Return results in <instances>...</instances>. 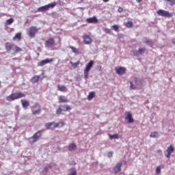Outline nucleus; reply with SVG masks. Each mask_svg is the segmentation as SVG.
Masks as SVG:
<instances>
[{
	"label": "nucleus",
	"mask_w": 175,
	"mask_h": 175,
	"mask_svg": "<svg viewBox=\"0 0 175 175\" xmlns=\"http://www.w3.org/2000/svg\"><path fill=\"white\" fill-rule=\"evenodd\" d=\"M24 96H25V94L23 92H16L7 96L6 100H8V102H12L13 100H16V99H20V98H24Z\"/></svg>",
	"instance_id": "1"
},
{
	"label": "nucleus",
	"mask_w": 175,
	"mask_h": 175,
	"mask_svg": "<svg viewBox=\"0 0 175 175\" xmlns=\"http://www.w3.org/2000/svg\"><path fill=\"white\" fill-rule=\"evenodd\" d=\"M43 132H44L43 130H40L35 133L32 137L29 138V142L36 143V142L42 137V133H43Z\"/></svg>",
	"instance_id": "2"
},
{
	"label": "nucleus",
	"mask_w": 175,
	"mask_h": 175,
	"mask_svg": "<svg viewBox=\"0 0 175 175\" xmlns=\"http://www.w3.org/2000/svg\"><path fill=\"white\" fill-rule=\"evenodd\" d=\"M92 66H94V62L92 60H90V62L86 64V66L83 71L84 78L85 80L88 79V75H90V71L91 70V68H92Z\"/></svg>",
	"instance_id": "3"
},
{
	"label": "nucleus",
	"mask_w": 175,
	"mask_h": 175,
	"mask_svg": "<svg viewBox=\"0 0 175 175\" xmlns=\"http://www.w3.org/2000/svg\"><path fill=\"white\" fill-rule=\"evenodd\" d=\"M31 113L33 114V116L39 115L40 114V111H42V109H40V105L38 103H35L33 106L31 107Z\"/></svg>",
	"instance_id": "4"
},
{
	"label": "nucleus",
	"mask_w": 175,
	"mask_h": 175,
	"mask_svg": "<svg viewBox=\"0 0 175 175\" xmlns=\"http://www.w3.org/2000/svg\"><path fill=\"white\" fill-rule=\"evenodd\" d=\"M56 5H57V3L55 2L51 3L48 5L38 8V12H46V11L49 10V9H50V8H55Z\"/></svg>",
	"instance_id": "5"
},
{
	"label": "nucleus",
	"mask_w": 175,
	"mask_h": 175,
	"mask_svg": "<svg viewBox=\"0 0 175 175\" xmlns=\"http://www.w3.org/2000/svg\"><path fill=\"white\" fill-rule=\"evenodd\" d=\"M38 29L36 27L32 26L27 29V33L30 38H35V35H36V32H38Z\"/></svg>",
	"instance_id": "6"
},
{
	"label": "nucleus",
	"mask_w": 175,
	"mask_h": 175,
	"mask_svg": "<svg viewBox=\"0 0 175 175\" xmlns=\"http://www.w3.org/2000/svg\"><path fill=\"white\" fill-rule=\"evenodd\" d=\"M157 14H158V16H161V17L170 18L173 16L170 12H169L167 11H165V10H157Z\"/></svg>",
	"instance_id": "7"
},
{
	"label": "nucleus",
	"mask_w": 175,
	"mask_h": 175,
	"mask_svg": "<svg viewBox=\"0 0 175 175\" xmlns=\"http://www.w3.org/2000/svg\"><path fill=\"white\" fill-rule=\"evenodd\" d=\"M5 47L7 53L10 54H14V44L7 42L5 44Z\"/></svg>",
	"instance_id": "8"
},
{
	"label": "nucleus",
	"mask_w": 175,
	"mask_h": 175,
	"mask_svg": "<svg viewBox=\"0 0 175 175\" xmlns=\"http://www.w3.org/2000/svg\"><path fill=\"white\" fill-rule=\"evenodd\" d=\"M122 167V161H119L116 165L113 167V170L115 174H118L121 172V167Z\"/></svg>",
	"instance_id": "9"
},
{
	"label": "nucleus",
	"mask_w": 175,
	"mask_h": 175,
	"mask_svg": "<svg viewBox=\"0 0 175 175\" xmlns=\"http://www.w3.org/2000/svg\"><path fill=\"white\" fill-rule=\"evenodd\" d=\"M174 152V147L170 145L165 152V155L166 158H170V155Z\"/></svg>",
	"instance_id": "10"
},
{
	"label": "nucleus",
	"mask_w": 175,
	"mask_h": 175,
	"mask_svg": "<svg viewBox=\"0 0 175 175\" xmlns=\"http://www.w3.org/2000/svg\"><path fill=\"white\" fill-rule=\"evenodd\" d=\"M54 62V59L53 58H46L44 60H42L41 62H40L39 63H38V66H44V65L47 64H50V62Z\"/></svg>",
	"instance_id": "11"
},
{
	"label": "nucleus",
	"mask_w": 175,
	"mask_h": 175,
	"mask_svg": "<svg viewBox=\"0 0 175 175\" xmlns=\"http://www.w3.org/2000/svg\"><path fill=\"white\" fill-rule=\"evenodd\" d=\"M115 70L117 75H120V76H122V75L125 73V71L126 70V69L124 67H118L115 68Z\"/></svg>",
	"instance_id": "12"
},
{
	"label": "nucleus",
	"mask_w": 175,
	"mask_h": 175,
	"mask_svg": "<svg viewBox=\"0 0 175 175\" xmlns=\"http://www.w3.org/2000/svg\"><path fill=\"white\" fill-rule=\"evenodd\" d=\"M55 43L54 38H49L45 42V47H51V46H54Z\"/></svg>",
	"instance_id": "13"
},
{
	"label": "nucleus",
	"mask_w": 175,
	"mask_h": 175,
	"mask_svg": "<svg viewBox=\"0 0 175 175\" xmlns=\"http://www.w3.org/2000/svg\"><path fill=\"white\" fill-rule=\"evenodd\" d=\"M125 120H127L128 124H132V122L135 121L133 120V118H132V113H131L130 112L127 113V116H126Z\"/></svg>",
	"instance_id": "14"
},
{
	"label": "nucleus",
	"mask_w": 175,
	"mask_h": 175,
	"mask_svg": "<svg viewBox=\"0 0 175 175\" xmlns=\"http://www.w3.org/2000/svg\"><path fill=\"white\" fill-rule=\"evenodd\" d=\"M55 125V122H48L45 124V128L46 129H55V127L54 126Z\"/></svg>",
	"instance_id": "15"
},
{
	"label": "nucleus",
	"mask_w": 175,
	"mask_h": 175,
	"mask_svg": "<svg viewBox=\"0 0 175 175\" xmlns=\"http://www.w3.org/2000/svg\"><path fill=\"white\" fill-rule=\"evenodd\" d=\"M83 42L85 44H91V43H92V40L88 36H84Z\"/></svg>",
	"instance_id": "16"
},
{
	"label": "nucleus",
	"mask_w": 175,
	"mask_h": 175,
	"mask_svg": "<svg viewBox=\"0 0 175 175\" xmlns=\"http://www.w3.org/2000/svg\"><path fill=\"white\" fill-rule=\"evenodd\" d=\"M86 21L89 24L96 23H98V18H96V16H93L92 18H88Z\"/></svg>",
	"instance_id": "17"
},
{
	"label": "nucleus",
	"mask_w": 175,
	"mask_h": 175,
	"mask_svg": "<svg viewBox=\"0 0 175 175\" xmlns=\"http://www.w3.org/2000/svg\"><path fill=\"white\" fill-rule=\"evenodd\" d=\"M69 100L66 98L64 96H59V103H68Z\"/></svg>",
	"instance_id": "18"
},
{
	"label": "nucleus",
	"mask_w": 175,
	"mask_h": 175,
	"mask_svg": "<svg viewBox=\"0 0 175 175\" xmlns=\"http://www.w3.org/2000/svg\"><path fill=\"white\" fill-rule=\"evenodd\" d=\"M143 42L146 43V44H147V46H149L150 47H152V46H154V42L151 40H147V38H144L143 40Z\"/></svg>",
	"instance_id": "19"
},
{
	"label": "nucleus",
	"mask_w": 175,
	"mask_h": 175,
	"mask_svg": "<svg viewBox=\"0 0 175 175\" xmlns=\"http://www.w3.org/2000/svg\"><path fill=\"white\" fill-rule=\"evenodd\" d=\"M58 91H61L62 92H68V88L66 85H57Z\"/></svg>",
	"instance_id": "20"
},
{
	"label": "nucleus",
	"mask_w": 175,
	"mask_h": 175,
	"mask_svg": "<svg viewBox=\"0 0 175 175\" xmlns=\"http://www.w3.org/2000/svg\"><path fill=\"white\" fill-rule=\"evenodd\" d=\"M39 79H40V76L36 75V76L33 77L30 79V81H31V83H33V84H35L36 83H38L39 81Z\"/></svg>",
	"instance_id": "21"
},
{
	"label": "nucleus",
	"mask_w": 175,
	"mask_h": 175,
	"mask_svg": "<svg viewBox=\"0 0 175 175\" xmlns=\"http://www.w3.org/2000/svg\"><path fill=\"white\" fill-rule=\"evenodd\" d=\"M21 102L23 109H27L29 106V101L27 100H21Z\"/></svg>",
	"instance_id": "22"
},
{
	"label": "nucleus",
	"mask_w": 175,
	"mask_h": 175,
	"mask_svg": "<svg viewBox=\"0 0 175 175\" xmlns=\"http://www.w3.org/2000/svg\"><path fill=\"white\" fill-rule=\"evenodd\" d=\"M95 96V92H90L88 96V100H92Z\"/></svg>",
	"instance_id": "23"
},
{
	"label": "nucleus",
	"mask_w": 175,
	"mask_h": 175,
	"mask_svg": "<svg viewBox=\"0 0 175 175\" xmlns=\"http://www.w3.org/2000/svg\"><path fill=\"white\" fill-rule=\"evenodd\" d=\"M76 148H77V146H76V144H71L68 146V150L70 151H75V150H76Z\"/></svg>",
	"instance_id": "24"
},
{
	"label": "nucleus",
	"mask_w": 175,
	"mask_h": 175,
	"mask_svg": "<svg viewBox=\"0 0 175 175\" xmlns=\"http://www.w3.org/2000/svg\"><path fill=\"white\" fill-rule=\"evenodd\" d=\"M13 40H21V33H17L13 38Z\"/></svg>",
	"instance_id": "25"
},
{
	"label": "nucleus",
	"mask_w": 175,
	"mask_h": 175,
	"mask_svg": "<svg viewBox=\"0 0 175 175\" xmlns=\"http://www.w3.org/2000/svg\"><path fill=\"white\" fill-rule=\"evenodd\" d=\"M14 22V19H13V18H10L6 21L5 25H12Z\"/></svg>",
	"instance_id": "26"
},
{
	"label": "nucleus",
	"mask_w": 175,
	"mask_h": 175,
	"mask_svg": "<svg viewBox=\"0 0 175 175\" xmlns=\"http://www.w3.org/2000/svg\"><path fill=\"white\" fill-rule=\"evenodd\" d=\"M64 124L63 122H59L57 123H55L54 127L53 128H62L64 126Z\"/></svg>",
	"instance_id": "27"
},
{
	"label": "nucleus",
	"mask_w": 175,
	"mask_h": 175,
	"mask_svg": "<svg viewBox=\"0 0 175 175\" xmlns=\"http://www.w3.org/2000/svg\"><path fill=\"white\" fill-rule=\"evenodd\" d=\"M69 49H70L72 50V53H75V54H79V49H77L75 46H70Z\"/></svg>",
	"instance_id": "28"
},
{
	"label": "nucleus",
	"mask_w": 175,
	"mask_h": 175,
	"mask_svg": "<svg viewBox=\"0 0 175 175\" xmlns=\"http://www.w3.org/2000/svg\"><path fill=\"white\" fill-rule=\"evenodd\" d=\"M62 107H63V111H69L71 109L70 106L68 105H62Z\"/></svg>",
	"instance_id": "29"
},
{
	"label": "nucleus",
	"mask_w": 175,
	"mask_h": 175,
	"mask_svg": "<svg viewBox=\"0 0 175 175\" xmlns=\"http://www.w3.org/2000/svg\"><path fill=\"white\" fill-rule=\"evenodd\" d=\"M53 166H54V164L53 163H50V164H48L46 166L44 167V172H48V170L49 169H51V167H53Z\"/></svg>",
	"instance_id": "30"
},
{
	"label": "nucleus",
	"mask_w": 175,
	"mask_h": 175,
	"mask_svg": "<svg viewBox=\"0 0 175 175\" xmlns=\"http://www.w3.org/2000/svg\"><path fill=\"white\" fill-rule=\"evenodd\" d=\"M21 48L14 45V54H16V53H19V51H21Z\"/></svg>",
	"instance_id": "31"
},
{
	"label": "nucleus",
	"mask_w": 175,
	"mask_h": 175,
	"mask_svg": "<svg viewBox=\"0 0 175 175\" xmlns=\"http://www.w3.org/2000/svg\"><path fill=\"white\" fill-rule=\"evenodd\" d=\"M70 175H77V171L76 168H72L70 170Z\"/></svg>",
	"instance_id": "32"
},
{
	"label": "nucleus",
	"mask_w": 175,
	"mask_h": 175,
	"mask_svg": "<svg viewBox=\"0 0 175 175\" xmlns=\"http://www.w3.org/2000/svg\"><path fill=\"white\" fill-rule=\"evenodd\" d=\"M126 28H132L133 27V23L132 21H129L126 23Z\"/></svg>",
	"instance_id": "33"
},
{
	"label": "nucleus",
	"mask_w": 175,
	"mask_h": 175,
	"mask_svg": "<svg viewBox=\"0 0 175 175\" xmlns=\"http://www.w3.org/2000/svg\"><path fill=\"white\" fill-rule=\"evenodd\" d=\"M145 52H146L145 48H139L138 49V53H139V55H142V54H144Z\"/></svg>",
	"instance_id": "34"
},
{
	"label": "nucleus",
	"mask_w": 175,
	"mask_h": 175,
	"mask_svg": "<svg viewBox=\"0 0 175 175\" xmlns=\"http://www.w3.org/2000/svg\"><path fill=\"white\" fill-rule=\"evenodd\" d=\"M79 65H80V62H79V61L75 63L72 64V68H74V69L77 68V66H79Z\"/></svg>",
	"instance_id": "35"
},
{
	"label": "nucleus",
	"mask_w": 175,
	"mask_h": 175,
	"mask_svg": "<svg viewBox=\"0 0 175 175\" xmlns=\"http://www.w3.org/2000/svg\"><path fill=\"white\" fill-rule=\"evenodd\" d=\"M62 111H64V109L61 108V107H59L57 110H56V114H57V116H59V114H61V113H62Z\"/></svg>",
	"instance_id": "36"
},
{
	"label": "nucleus",
	"mask_w": 175,
	"mask_h": 175,
	"mask_svg": "<svg viewBox=\"0 0 175 175\" xmlns=\"http://www.w3.org/2000/svg\"><path fill=\"white\" fill-rule=\"evenodd\" d=\"M129 83H130V90H137V88L136 87V85H133V82L130 81Z\"/></svg>",
	"instance_id": "37"
},
{
	"label": "nucleus",
	"mask_w": 175,
	"mask_h": 175,
	"mask_svg": "<svg viewBox=\"0 0 175 175\" xmlns=\"http://www.w3.org/2000/svg\"><path fill=\"white\" fill-rule=\"evenodd\" d=\"M112 29H113V31H116V32H118L119 29H118V25H113L111 26Z\"/></svg>",
	"instance_id": "38"
},
{
	"label": "nucleus",
	"mask_w": 175,
	"mask_h": 175,
	"mask_svg": "<svg viewBox=\"0 0 175 175\" xmlns=\"http://www.w3.org/2000/svg\"><path fill=\"white\" fill-rule=\"evenodd\" d=\"M150 137H158V132L155 131L150 133Z\"/></svg>",
	"instance_id": "39"
},
{
	"label": "nucleus",
	"mask_w": 175,
	"mask_h": 175,
	"mask_svg": "<svg viewBox=\"0 0 175 175\" xmlns=\"http://www.w3.org/2000/svg\"><path fill=\"white\" fill-rule=\"evenodd\" d=\"M109 138H110L111 139H118V135H117V134L109 135Z\"/></svg>",
	"instance_id": "40"
},
{
	"label": "nucleus",
	"mask_w": 175,
	"mask_h": 175,
	"mask_svg": "<svg viewBox=\"0 0 175 175\" xmlns=\"http://www.w3.org/2000/svg\"><path fill=\"white\" fill-rule=\"evenodd\" d=\"M167 1L169 2L171 6H173V5L175 4V0H167Z\"/></svg>",
	"instance_id": "41"
},
{
	"label": "nucleus",
	"mask_w": 175,
	"mask_h": 175,
	"mask_svg": "<svg viewBox=\"0 0 175 175\" xmlns=\"http://www.w3.org/2000/svg\"><path fill=\"white\" fill-rule=\"evenodd\" d=\"M156 173H157V174H161V167L157 166V167H156Z\"/></svg>",
	"instance_id": "42"
},
{
	"label": "nucleus",
	"mask_w": 175,
	"mask_h": 175,
	"mask_svg": "<svg viewBox=\"0 0 175 175\" xmlns=\"http://www.w3.org/2000/svg\"><path fill=\"white\" fill-rule=\"evenodd\" d=\"M108 158H113V152H109L107 154Z\"/></svg>",
	"instance_id": "43"
},
{
	"label": "nucleus",
	"mask_w": 175,
	"mask_h": 175,
	"mask_svg": "<svg viewBox=\"0 0 175 175\" xmlns=\"http://www.w3.org/2000/svg\"><path fill=\"white\" fill-rule=\"evenodd\" d=\"M118 13H122V12H124V9L121 7H119L118 9Z\"/></svg>",
	"instance_id": "44"
},
{
	"label": "nucleus",
	"mask_w": 175,
	"mask_h": 175,
	"mask_svg": "<svg viewBox=\"0 0 175 175\" xmlns=\"http://www.w3.org/2000/svg\"><path fill=\"white\" fill-rule=\"evenodd\" d=\"M134 55H135L136 57H139V55H140V53H139V51H136L135 53H134Z\"/></svg>",
	"instance_id": "45"
},
{
	"label": "nucleus",
	"mask_w": 175,
	"mask_h": 175,
	"mask_svg": "<svg viewBox=\"0 0 175 175\" xmlns=\"http://www.w3.org/2000/svg\"><path fill=\"white\" fill-rule=\"evenodd\" d=\"M142 0H136L137 2H138V3H140V2H142Z\"/></svg>",
	"instance_id": "46"
},
{
	"label": "nucleus",
	"mask_w": 175,
	"mask_h": 175,
	"mask_svg": "<svg viewBox=\"0 0 175 175\" xmlns=\"http://www.w3.org/2000/svg\"><path fill=\"white\" fill-rule=\"evenodd\" d=\"M157 152H162V150H157Z\"/></svg>",
	"instance_id": "47"
},
{
	"label": "nucleus",
	"mask_w": 175,
	"mask_h": 175,
	"mask_svg": "<svg viewBox=\"0 0 175 175\" xmlns=\"http://www.w3.org/2000/svg\"><path fill=\"white\" fill-rule=\"evenodd\" d=\"M109 32H110V30L109 29H107L106 33H109Z\"/></svg>",
	"instance_id": "48"
},
{
	"label": "nucleus",
	"mask_w": 175,
	"mask_h": 175,
	"mask_svg": "<svg viewBox=\"0 0 175 175\" xmlns=\"http://www.w3.org/2000/svg\"><path fill=\"white\" fill-rule=\"evenodd\" d=\"M172 43L175 44V39L172 40Z\"/></svg>",
	"instance_id": "49"
},
{
	"label": "nucleus",
	"mask_w": 175,
	"mask_h": 175,
	"mask_svg": "<svg viewBox=\"0 0 175 175\" xmlns=\"http://www.w3.org/2000/svg\"><path fill=\"white\" fill-rule=\"evenodd\" d=\"M103 2H109V0H103Z\"/></svg>",
	"instance_id": "50"
}]
</instances>
